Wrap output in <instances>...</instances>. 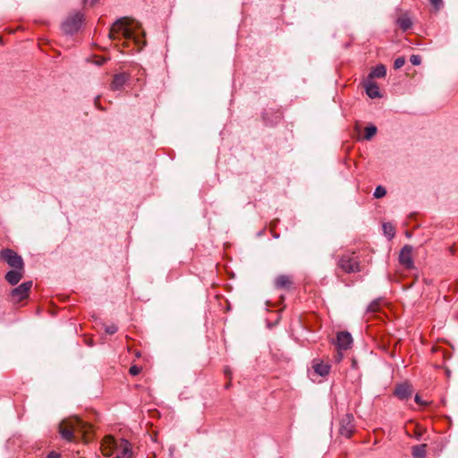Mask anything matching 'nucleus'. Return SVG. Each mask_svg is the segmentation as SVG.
Here are the masks:
<instances>
[{
	"mask_svg": "<svg viewBox=\"0 0 458 458\" xmlns=\"http://www.w3.org/2000/svg\"><path fill=\"white\" fill-rule=\"evenodd\" d=\"M126 73H118L114 76L113 81L110 85L112 90H121L126 81H128Z\"/></svg>",
	"mask_w": 458,
	"mask_h": 458,
	"instance_id": "14",
	"label": "nucleus"
},
{
	"mask_svg": "<svg viewBox=\"0 0 458 458\" xmlns=\"http://www.w3.org/2000/svg\"><path fill=\"white\" fill-rule=\"evenodd\" d=\"M427 453V445L422 444L419 445H414L412 447V456L414 458H425Z\"/></svg>",
	"mask_w": 458,
	"mask_h": 458,
	"instance_id": "19",
	"label": "nucleus"
},
{
	"mask_svg": "<svg viewBox=\"0 0 458 458\" xmlns=\"http://www.w3.org/2000/svg\"><path fill=\"white\" fill-rule=\"evenodd\" d=\"M399 262L408 269L413 267L412 247L405 245L400 251Z\"/></svg>",
	"mask_w": 458,
	"mask_h": 458,
	"instance_id": "9",
	"label": "nucleus"
},
{
	"mask_svg": "<svg viewBox=\"0 0 458 458\" xmlns=\"http://www.w3.org/2000/svg\"><path fill=\"white\" fill-rule=\"evenodd\" d=\"M412 394V387L408 383L397 385L394 389V395L400 400H407Z\"/></svg>",
	"mask_w": 458,
	"mask_h": 458,
	"instance_id": "13",
	"label": "nucleus"
},
{
	"mask_svg": "<svg viewBox=\"0 0 458 458\" xmlns=\"http://www.w3.org/2000/svg\"><path fill=\"white\" fill-rule=\"evenodd\" d=\"M25 269H20V268H13L12 270L8 271L5 276L4 279L11 284V285H16L23 277Z\"/></svg>",
	"mask_w": 458,
	"mask_h": 458,
	"instance_id": "12",
	"label": "nucleus"
},
{
	"mask_svg": "<svg viewBox=\"0 0 458 458\" xmlns=\"http://www.w3.org/2000/svg\"><path fill=\"white\" fill-rule=\"evenodd\" d=\"M386 190L385 187L379 185L377 186L375 191H374V193H373V196L376 198V199H380V198H383L384 196H386Z\"/></svg>",
	"mask_w": 458,
	"mask_h": 458,
	"instance_id": "24",
	"label": "nucleus"
},
{
	"mask_svg": "<svg viewBox=\"0 0 458 458\" xmlns=\"http://www.w3.org/2000/svg\"><path fill=\"white\" fill-rule=\"evenodd\" d=\"M377 133V127L374 125H370L365 128V135L364 139L369 140L375 136Z\"/></svg>",
	"mask_w": 458,
	"mask_h": 458,
	"instance_id": "23",
	"label": "nucleus"
},
{
	"mask_svg": "<svg viewBox=\"0 0 458 458\" xmlns=\"http://www.w3.org/2000/svg\"><path fill=\"white\" fill-rule=\"evenodd\" d=\"M274 285L278 290L289 291L293 285V276L290 275H279L275 278Z\"/></svg>",
	"mask_w": 458,
	"mask_h": 458,
	"instance_id": "11",
	"label": "nucleus"
},
{
	"mask_svg": "<svg viewBox=\"0 0 458 458\" xmlns=\"http://www.w3.org/2000/svg\"><path fill=\"white\" fill-rule=\"evenodd\" d=\"M224 372H225V374L227 377H229V376L231 375V373H232V372H231V369H230V368H229V367H225V369H224Z\"/></svg>",
	"mask_w": 458,
	"mask_h": 458,
	"instance_id": "32",
	"label": "nucleus"
},
{
	"mask_svg": "<svg viewBox=\"0 0 458 458\" xmlns=\"http://www.w3.org/2000/svg\"><path fill=\"white\" fill-rule=\"evenodd\" d=\"M0 258L13 268H24V262L16 251L12 249H4L0 251Z\"/></svg>",
	"mask_w": 458,
	"mask_h": 458,
	"instance_id": "6",
	"label": "nucleus"
},
{
	"mask_svg": "<svg viewBox=\"0 0 458 458\" xmlns=\"http://www.w3.org/2000/svg\"><path fill=\"white\" fill-rule=\"evenodd\" d=\"M88 428V424L82 421L78 417L69 418L67 420H63L59 424V433L66 441H72L74 437V433L76 432H86Z\"/></svg>",
	"mask_w": 458,
	"mask_h": 458,
	"instance_id": "2",
	"label": "nucleus"
},
{
	"mask_svg": "<svg viewBox=\"0 0 458 458\" xmlns=\"http://www.w3.org/2000/svg\"><path fill=\"white\" fill-rule=\"evenodd\" d=\"M352 344V337L350 333L342 331L337 333L336 345L339 351H345L351 348Z\"/></svg>",
	"mask_w": 458,
	"mask_h": 458,
	"instance_id": "10",
	"label": "nucleus"
},
{
	"mask_svg": "<svg viewBox=\"0 0 458 458\" xmlns=\"http://www.w3.org/2000/svg\"><path fill=\"white\" fill-rule=\"evenodd\" d=\"M138 27V23L136 26H133L127 17L119 18L110 28L108 38L114 40L118 35H122L126 40H133L135 45L140 49L145 45V42L142 41L141 38L135 31Z\"/></svg>",
	"mask_w": 458,
	"mask_h": 458,
	"instance_id": "1",
	"label": "nucleus"
},
{
	"mask_svg": "<svg viewBox=\"0 0 458 458\" xmlns=\"http://www.w3.org/2000/svg\"><path fill=\"white\" fill-rule=\"evenodd\" d=\"M98 101H99V97H97V98H95V105H96L97 106H98Z\"/></svg>",
	"mask_w": 458,
	"mask_h": 458,
	"instance_id": "34",
	"label": "nucleus"
},
{
	"mask_svg": "<svg viewBox=\"0 0 458 458\" xmlns=\"http://www.w3.org/2000/svg\"><path fill=\"white\" fill-rule=\"evenodd\" d=\"M84 21V16L80 12L69 14L62 22L61 30L66 36L76 34L81 28Z\"/></svg>",
	"mask_w": 458,
	"mask_h": 458,
	"instance_id": "3",
	"label": "nucleus"
},
{
	"mask_svg": "<svg viewBox=\"0 0 458 458\" xmlns=\"http://www.w3.org/2000/svg\"><path fill=\"white\" fill-rule=\"evenodd\" d=\"M118 327L115 325H110L106 327L105 331L108 335H114L117 332Z\"/></svg>",
	"mask_w": 458,
	"mask_h": 458,
	"instance_id": "28",
	"label": "nucleus"
},
{
	"mask_svg": "<svg viewBox=\"0 0 458 458\" xmlns=\"http://www.w3.org/2000/svg\"><path fill=\"white\" fill-rule=\"evenodd\" d=\"M429 2L436 11L440 10L443 6V0H429Z\"/></svg>",
	"mask_w": 458,
	"mask_h": 458,
	"instance_id": "26",
	"label": "nucleus"
},
{
	"mask_svg": "<svg viewBox=\"0 0 458 458\" xmlns=\"http://www.w3.org/2000/svg\"><path fill=\"white\" fill-rule=\"evenodd\" d=\"M32 285V281H27L12 289L10 292L11 301L17 303L27 299L30 295Z\"/></svg>",
	"mask_w": 458,
	"mask_h": 458,
	"instance_id": "7",
	"label": "nucleus"
},
{
	"mask_svg": "<svg viewBox=\"0 0 458 458\" xmlns=\"http://www.w3.org/2000/svg\"><path fill=\"white\" fill-rule=\"evenodd\" d=\"M414 400H415L416 403H418L419 405H426V403L424 401H422L421 397L419 394L415 395Z\"/></svg>",
	"mask_w": 458,
	"mask_h": 458,
	"instance_id": "30",
	"label": "nucleus"
},
{
	"mask_svg": "<svg viewBox=\"0 0 458 458\" xmlns=\"http://www.w3.org/2000/svg\"><path fill=\"white\" fill-rule=\"evenodd\" d=\"M364 88L366 89L367 95L370 98H376L380 97L379 88L376 82H374L370 80H366L364 81Z\"/></svg>",
	"mask_w": 458,
	"mask_h": 458,
	"instance_id": "15",
	"label": "nucleus"
},
{
	"mask_svg": "<svg viewBox=\"0 0 458 458\" xmlns=\"http://www.w3.org/2000/svg\"><path fill=\"white\" fill-rule=\"evenodd\" d=\"M337 266L347 274L360 271V260L354 256V253H347L340 256L337 261Z\"/></svg>",
	"mask_w": 458,
	"mask_h": 458,
	"instance_id": "4",
	"label": "nucleus"
},
{
	"mask_svg": "<svg viewBox=\"0 0 458 458\" xmlns=\"http://www.w3.org/2000/svg\"><path fill=\"white\" fill-rule=\"evenodd\" d=\"M384 234L388 237V239H392L394 236L395 231L394 227L391 223H384L382 225Z\"/></svg>",
	"mask_w": 458,
	"mask_h": 458,
	"instance_id": "21",
	"label": "nucleus"
},
{
	"mask_svg": "<svg viewBox=\"0 0 458 458\" xmlns=\"http://www.w3.org/2000/svg\"><path fill=\"white\" fill-rule=\"evenodd\" d=\"M410 61L413 65H419L421 63V57L419 55H412Z\"/></svg>",
	"mask_w": 458,
	"mask_h": 458,
	"instance_id": "29",
	"label": "nucleus"
},
{
	"mask_svg": "<svg viewBox=\"0 0 458 458\" xmlns=\"http://www.w3.org/2000/svg\"><path fill=\"white\" fill-rule=\"evenodd\" d=\"M381 302H382L381 299H377V300H374L373 301H371L367 308V312H369V313L377 312L380 310Z\"/></svg>",
	"mask_w": 458,
	"mask_h": 458,
	"instance_id": "22",
	"label": "nucleus"
},
{
	"mask_svg": "<svg viewBox=\"0 0 458 458\" xmlns=\"http://www.w3.org/2000/svg\"><path fill=\"white\" fill-rule=\"evenodd\" d=\"M353 416L350 413H346L343 416L340 420L339 433L341 436L350 438L354 432Z\"/></svg>",
	"mask_w": 458,
	"mask_h": 458,
	"instance_id": "8",
	"label": "nucleus"
},
{
	"mask_svg": "<svg viewBox=\"0 0 458 458\" xmlns=\"http://www.w3.org/2000/svg\"><path fill=\"white\" fill-rule=\"evenodd\" d=\"M105 62H106V59H101V60H98V61L97 62V64H98V65H101V64H103Z\"/></svg>",
	"mask_w": 458,
	"mask_h": 458,
	"instance_id": "33",
	"label": "nucleus"
},
{
	"mask_svg": "<svg viewBox=\"0 0 458 458\" xmlns=\"http://www.w3.org/2000/svg\"><path fill=\"white\" fill-rule=\"evenodd\" d=\"M230 386V383L226 384L225 387L228 388Z\"/></svg>",
	"mask_w": 458,
	"mask_h": 458,
	"instance_id": "36",
	"label": "nucleus"
},
{
	"mask_svg": "<svg viewBox=\"0 0 458 458\" xmlns=\"http://www.w3.org/2000/svg\"><path fill=\"white\" fill-rule=\"evenodd\" d=\"M404 64H405V58L403 56H399L394 60V68L400 69L404 65Z\"/></svg>",
	"mask_w": 458,
	"mask_h": 458,
	"instance_id": "25",
	"label": "nucleus"
},
{
	"mask_svg": "<svg viewBox=\"0 0 458 458\" xmlns=\"http://www.w3.org/2000/svg\"><path fill=\"white\" fill-rule=\"evenodd\" d=\"M312 368H313L314 371L321 377H325V376L328 375L330 372V369H331L330 365L323 363L322 361H318V360L313 361Z\"/></svg>",
	"mask_w": 458,
	"mask_h": 458,
	"instance_id": "16",
	"label": "nucleus"
},
{
	"mask_svg": "<svg viewBox=\"0 0 458 458\" xmlns=\"http://www.w3.org/2000/svg\"><path fill=\"white\" fill-rule=\"evenodd\" d=\"M397 24L402 30L406 31L411 27L412 22L408 16L404 15L397 19Z\"/></svg>",
	"mask_w": 458,
	"mask_h": 458,
	"instance_id": "20",
	"label": "nucleus"
},
{
	"mask_svg": "<svg viewBox=\"0 0 458 458\" xmlns=\"http://www.w3.org/2000/svg\"><path fill=\"white\" fill-rule=\"evenodd\" d=\"M141 371V367H139V366H136V365H133L129 369V373L131 375V376H137L140 373Z\"/></svg>",
	"mask_w": 458,
	"mask_h": 458,
	"instance_id": "27",
	"label": "nucleus"
},
{
	"mask_svg": "<svg viewBox=\"0 0 458 458\" xmlns=\"http://www.w3.org/2000/svg\"><path fill=\"white\" fill-rule=\"evenodd\" d=\"M111 437H106L103 443H102V445H101V449H102V453L105 456H112V455H114V448H113V445H109V441H108V438H110Z\"/></svg>",
	"mask_w": 458,
	"mask_h": 458,
	"instance_id": "18",
	"label": "nucleus"
},
{
	"mask_svg": "<svg viewBox=\"0 0 458 458\" xmlns=\"http://www.w3.org/2000/svg\"><path fill=\"white\" fill-rule=\"evenodd\" d=\"M386 74V68L383 64H378L369 74V78L367 80H372L374 78H383Z\"/></svg>",
	"mask_w": 458,
	"mask_h": 458,
	"instance_id": "17",
	"label": "nucleus"
},
{
	"mask_svg": "<svg viewBox=\"0 0 458 458\" xmlns=\"http://www.w3.org/2000/svg\"><path fill=\"white\" fill-rule=\"evenodd\" d=\"M98 0H91V4H94L95 3H97Z\"/></svg>",
	"mask_w": 458,
	"mask_h": 458,
	"instance_id": "35",
	"label": "nucleus"
},
{
	"mask_svg": "<svg viewBox=\"0 0 458 458\" xmlns=\"http://www.w3.org/2000/svg\"><path fill=\"white\" fill-rule=\"evenodd\" d=\"M109 445H113L114 448V458H131L132 452L131 446L128 440L123 438L115 439L114 437L108 438Z\"/></svg>",
	"mask_w": 458,
	"mask_h": 458,
	"instance_id": "5",
	"label": "nucleus"
},
{
	"mask_svg": "<svg viewBox=\"0 0 458 458\" xmlns=\"http://www.w3.org/2000/svg\"><path fill=\"white\" fill-rule=\"evenodd\" d=\"M47 458H60V454L55 453V452H51L48 455H47Z\"/></svg>",
	"mask_w": 458,
	"mask_h": 458,
	"instance_id": "31",
	"label": "nucleus"
}]
</instances>
